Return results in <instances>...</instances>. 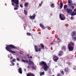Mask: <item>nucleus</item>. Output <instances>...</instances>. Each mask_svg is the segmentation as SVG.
Returning <instances> with one entry per match:
<instances>
[{
	"mask_svg": "<svg viewBox=\"0 0 76 76\" xmlns=\"http://www.w3.org/2000/svg\"><path fill=\"white\" fill-rule=\"evenodd\" d=\"M5 48L7 51H9L10 53H14V54H15V53H16V52L12 50H10V49H16V48H17V47H15L14 45H10L6 46Z\"/></svg>",
	"mask_w": 76,
	"mask_h": 76,
	"instance_id": "f257e3e1",
	"label": "nucleus"
},
{
	"mask_svg": "<svg viewBox=\"0 0 76 76\" xmlns=\"http://www.w3.org/2000/svg\"><path fill=\"white\" fill-rule=\"evenodd\" d=\"M39 64L43 67V69L45 71H47L48 70V69L49 68V66L47 65L46 62L44 61H41L39 63Z\"/></svg>",
	"mask_w": 76,
	"mask_h": 76,
	"instance_id": "f03ea898",
	"label": "nucleus"
},
{
	"mask_svg": "<svg viewBox=\"0 0 76 76\" xmlns=\"http://www.w3.org/2000/svg\"><path fill=\"white\" fill-rule=\"evenodd\" d=\"M72 46H74V43L72 42H71L68 45V48L69 51H72L73 50L74 48Z\"/></svg>",
	"mask_w": 76,
	"mask_h": 76,
	"instance_id": "7ed1b4c3",
	"label": "nucleus"
},
{
	"mask_svg": "<svg viewBox=\"0 0 76 76\" xmlns=\"http://www.w3.org/2000/svg\"><path fill=\"white\" fill-rule=\"evenodd\" d=\"M12 2H13L16 4L15 7H19L18 5H19V0H11Z\"/></svg>",
	"mask_w": 76,
	"mask_h": 76,
	"instance_id": "20e7f679",
	"label": "nucleus"
},
{
	"mask_svg": "<svg viewBox=\"0 0 76 76\" xmlns=\"http://www.w3.org/2000/svg\"><path fill=\"white\" fill-rule=\"evenodd\" d=\"M34 49L36 52H38V51H41L42 48H39L38 49V46L35 45L34 46Z\"/></svg>",
	"mask_w": 76,
	"mask_h": 76,
	"instance_id": "39448f33",
	"label": "nucleus"
},
{
	"mask_svg": "<svg viewBox=\"0 0 76 76\" xmlns=\"http://www.w3.org/2000/svg\"><path fill=\"white\" fill-rule=\"evenodd\" d=\"M59 17L61 20H65L66 19V17H64V15L61 14H60L59 15Z\"/></svg>",
	"mask_w": 76,
	"mask_h": 76,
	"instance_id": "423d86ee",
	"label": "nucleus"
},
{
	"mask_svg": "<svg viewBox=\"0 0 76 76\" xmlns=\"http://www.w3.org/2000/svg\"><path fill=\"white\" fill-rule=\"evenodd\" d=\"M53 58L54 61H55V62H57V61L58 60L59 58L57 56L53 55Z\"/></svg>",
	"mask_w": 76,
	"mask_h": 76,
	"instance_id": "0eeeda50",
	"label": "nucleus"
},
{
	"mask_svg": "<svg viewBox=\"0 0 76 76\" xmlns=\"http://www.w3.org/2000/svg\"><path fill=\"white\" fill-rule=\"evenodd\" d=\"M71 36L72 37H75V36H76V32L75 31H73L72 32Z\"/></svg>",
	"mask_w": 76,
	"mask_h": 76,
	"instance_id": "6e6552de",
	"label": "nucleus"
},
{
	"mask_svg": "<svg viewBox=\"0 0 76 76\" xmlns=\"http://www.w3.org/2000/svg\"><path fill=\"white\" fill-rule=\"evenodd\" d=\"M61 49L62 50H63L64 51H66V47L64 46H63L61 48Z\"/></svg>",
	"mask_w": 76,
	"mask_h": 76,
	"instance_id": "1a4fd4ad",
	"label": "nucleus"
},
{
	"mask_svg": "<svg viewBox=\"0 0 76 76\" xmlns=\"http://www.w3.org/2000/svg\"><path fill=\"white\" fill-rule=\"evenodd\" d=\"M68 3L69 4V6H73V3L71 2V1H70V0H68Z\"/></svg>",
	"mask_w": 76,
	"mask_h": 76,
	"instance_id": "9d476101",
	"label": "nucleus"
},
{
	"mask_svg": "<svg viewBox=\"0 0 76 76\" xmlns=\"http://www.w3.org/2000/svg\"><path fill=\"white\" fill-rule=\"evenodd\" d=\"M67 12L68 13H71L72 12V10L69 9V8L66 9Z\"/></svg>",
	"mask_w": 76,
	"mask_h": 76,
	"instance_id": "9b49d317",
	"label": "nucleus"
},
{
	"mask_svg": "<svg viewBox=\"0 0 76 76\" xmlns=\"http://www.w3.org/2000/svg\"><path fill=\"white\" fill-rule=\"evenodd\" d=\"M63 54V52L62 50H61L59 52V54H58V56H61Z\"/></svg>",
	"mask_w": 76,
	"mask_h": 76,
	"instance_id": "f8f14e48",
	"label": "nucleus"
},
{
	"mask_svg": "<svg viewBox=\"0 0 76 76\" xmlns=\"http://www.w3.org/2000/svg\"><path fill=\"white\" fill-rule=\"evenodd\" d=\"M18 72L20 74H22V68H20L18 69Z\"/></svg>",
	"mask_w": 76,
	"mask_h": 76,
	"instance_id": "ddd939ff",
	"label": "nucleus"
},
{
	"mask_svg": "<svg viewBox=\"0 0 76 76\" xmlns=\"http://www.w3.org/2000/svg\"><path fill=\"white\" fill-rule=\"evenodd\" d=\"M40 26L42 29H45V27L44 26V25L40 23Z\"/></svg>",
	"mask_w": 76,
	"mask_h": 76,
	"instance_id": "4468645a",
	"label": "nucleus"
},
{
	"mask_svg": "<svg viewBox=\"0 0 76 76\" xmlns=\"http://www.w3.org/2000/svg\"><path fill=\"white\" fill-rule=\"evenodd\" d=\"M27 76H35V75L34 74H32V73H30L29 74H27Z\"/></svg>",
	"mask_w": 76,
	"mask_h": 76,
	"instance_id": "2eb2a0df",
	"label": "nucleus"
},
{
	"mask_svg": "<svg viewBox=\"0 0 76 76\" xmlns=\"http://www.w3.org/2000/svg\"><path fill=\"white\" fill-rule=\"evenodd\" d=\"M60 4V6L59 7H60V9H62V7H63V2H61Z\"/></svg>",
	"mask_w": 76,
	"mask_h": 76,
	"instance_id": "dca6fc26",
	"label": "nucleus"
},
{
	"mask_svg": "<svg viewBox=\"0 0 76 76\" xmlns=\"http://www.w3.org/2000/svg\"><path fill=\"white\" fill-rule=\"evenodd\" d=\"M22 61L24 63H28V60H25L24 59H22Z\"/></svg>",
	"mask_w": 76,
	"mask_h": 76,
	"instance_id": "f3484780",
	"label": "nucleus"
},
{
	"mask_svg": "<svg viewBox=\"0 0 76 76\" xmlns=\"http://www.w3.org/2000/svg\"><path fill=\"white\" fill-rule=\"evenodd\" d=\"M35 15H34L33 16H30L29 17L30 19H35Z\"/></svg>",
	"mask_w": 76,
	"mask_h": 76,
	"instance_id": "a211bd4d",
	"label": "nucleus"
},
{
	"mask_svg": "<svg viewBox=\"0 0 76 76\" xmlns=\"http://www.w3.org/2000/svg\"><path fill=\"white\" fill-rule=\"evenodd\" d=\"M39 75L40 76H42V75H44V72H40Z\"/></svg>",
	"mask_w": 76,
	"mask_h": 76,
	"instance_id": "6ab92c4d",
	"label": "nucleus"
},
{
	"mask_svg": "<svg viewBox=\"0 0 76 76\" xmlns=\"http://www.w3.org/2000/svg\"><path fill=\"white\" fill-rule=\"evenodd\" d=\"M71 16H74V15H76V13L75 12H73L71 14Z\"/></svg>",
	"mask_w": 76,
	"mask_h": 76,
	"instance_id": "aec40b11",
	"label": "nucleus"
},
{
	"mask_svg": "<svg viewBox=\"0 0 76 76\" xmlns=\"http://www.w3.org/2000/svg\"><path fill=\"white\" fill-rule=\"evenodd\" d=\"M64 71L65 72H69V69L68 68H65L64 69Z\"/></svg>",
	"mask_w": 76,
	"mask_h": 76,
	"instance_id": "412c9836",
	"label": "nucleus"
},
{
	"mask_svg": "<svg viewBox=\"0 0 76 76\" xmlns=\"http://www.w3.org/2000/svg\"><path fill=\"white\" fill-rule=\"evenodd\" d=\"M24 13L25 15H27V14H28V12L26 10H24Z\"/></svg>",
	"mask_w": 76,
	"mask_h": 76,
	"instance_id": "4be33fe9",
	"label": "nucleus"
},
{
	"mask_svg": "<svg viewBox=\"0 0 76 76\" xmlns=\"http://www.w3.org/2000/svg\"><path fill=\"white\" fill-rule=\"evenodd\" d=\"M51 7L52 8H54V3L52 4L51 5Z\"/></svg>",
	"mask_w": 76,
	"mask_h": 76,
	"instance_id": "5701e85b",
	"label": "nucleus"
},
{
	"mask_svg": "<svg viewBox=\"0 0 76 76\" xmlns=\"http://www.w3.org/2000/svg\"><path fill=\"white\" fill-rule=\"evenodd\" d=\"M27 35H28V36H31V33L28 32L27 33Z\"/></svg>",
	"mask_w": 76,
	"mask_h": 76,
	"instance_id": "b1692460",
	"label": "nucleus"
},
{
	"mask_svg": "<svg viewBox=\"0 0 76 76\" xmlns=\"http://www.w3.org/2000/svg\"><path fill=\"white\" fill-rule=\"evenodd\" d=\"M41 46L42 47V48H44V45L42 44H40Z\"/></svg>",
	"mask_w": 76,
	"mask_h": 76,
	"instance_id": "393cba45",
	"label": "nucleus"
},
{
	"mask_svg": "<svg viewBox=\"0 0 76 76\" xmlns=\"http://www.w3.org/2000/svg\"><path fill=\"white\" fill-rule=\"evenodd\" d=\"M31 64H34V62H32V61H31V62H30L29 63H28V64L29 65Z\"/></svg>",
	"mask_w": 76,
	"mask_h": 76,
	"instance_id": "a878e982",
	"label": "nucleus"
},
{
	"mask_svg": "<svg viewBox=\"0 0 76 76\" xmlns=\"http://www.w3.org/2000/svg\"><path fill=\"white\" fill-rule=\"evenodd\" d=\"M67 8V5H65L64 6V9H66Z\"/></svg>",
	"mask_w": 76,
	"mask_h": 76,
	"instance_id": "bb28decb",
	"label": "nucleus"
},
{
	"mask_svg": "<svg viewBox=\"0 0 76 76\" xmlns=\"http://www.w3.org/2000/svg\"><path fill=\"white\" fill-rule=\"evenodd\" d=\"M32 69H33V70H35L36 68L35 67L33 66L31 67Z\"/></svg>",
	"mask_w": 76,
	"mask_h": 76,
	"instance_id": "cd10ccee",
	"label": "nucleus"
},
{
	"mask_svg": "<svg viewBox=\"0 0 76 76\" xmlns=\"http://www.w3.org/2000/svg\"><path fill=\"white\" fill-rule=\"evenodd\" d=\"M61 72V73H62V75H64V72L63 71H62Z\"/></svg>",
	"mask_w": 76,
	"mask_h": 76,
	"instance_id": "c85d7f7f",
	"label": "nucleus"
},
{
	"mask_svg": "<svg viewBox=\"0 0 76 76\" xmlns=\"http://www.w3.org/2000/svg\"><path fill=\"white\" fill-rule=\"evenodd\" d=\"M73 39L74 40V41H76V37H73Z\"/></svg>",
	"mask_w": 76,
	"mask_h": 76,
	"instance_id": "c756f323",
	"label": "nucleus"
},
{
	"mask_svg": "<svg viewBox=\"0 0 76 76\" xmlns=\"http://www.w3.org/2000/svg\"><path fill=\"white\" fill-rule=\"evenodd\" d=\"M27 5H28V3L26 2L25 3L24 6L26 7L27 6Z\"/></svg>",
	"mask_w": 76,
	"mask_h": 76,
	"instance_id": "7c9ffc66",
	"label": "nucleus"
},
{
	"mask_svg": "<svg viewBox=\"0 0 76 76\" xmlns=\"http://www.w3.org/2000/svg\"><path fill=\"white\" fill-rule=\"evenodd\" d=\"M57 76H61V74L58 73L57 74Z\"/></svg>",
	"mask_w": 76,
	"mask_h": 76,
	"instance_id": "2f4dec72",
	"label": "nucleus"
},
{
	"mask_svg": "<svg viewBox=\"0 0 76 76\" xmlns=\"http://www.w3.org/2000/svg\"><path fill=\"white\" fill-rule=\"evenodd\" d=\"M15 60H16V59H15L13 58V59L12 61H13V62H15Z\"/></svg>",
	"mask_w": 76,
	"mask_h": 76,
	"instance_id": "473e14b6",
	"label": "nucleus"
},
{
	"mask_svg": "<svg viewBox=\"0 0 76 76\" xmlns=\"http://www.w3.org/2000/svg\"><path fill=\"white\" fill-rule=\"evenodd\" d=\"M18 10V7H15L14 8V10Z\"/></svg>",
	"mask_w": 76,
	"mask_h": 76,
	"instance_id": "72a5a7b5",
	"label": "nucleus"
},
{
	"mask_svg": "<svg viewBox=\"0 0 76 76\" xmlns=\"http://www.w3.org/2000/svg\"><path fill=\"white\" fill-rule=\"evenodd\" d=\"M28 58H32V56H30V57L28 56Z\"/></svg>",
	"mask_w": 76,
	"mask_h": 76,
	"instance_id": "f704fd0d",
	"label": "nucleus"
},
{
	"mask_svg": "<svg viewBox=\"0 0 76 76\" xmlns=\"http://www.w3.org/2000/svg\"><path fill=\"white\" fill-rule=\"evenodd\" d=\"M72 9H75V6H72Z\"/></svg>",
	"mask_w": 76,
	"mask_h": 76,
	"instance_id": "c9c22d12",
	"label": "nucleus"
},
{
	"mask_svg": "<svg viewBox=\"0 0 76 76\" xmlns=\"http://www.w3.org/2000/svg\"><path fill=\"white\" fill-rule=\"evenodd\" d=\"M17 60L18 61H20V59H19V58H17Z\"/></svg>",
	"mask_w": 76,
	"mask_h": 76,
	"instance_id": "e433bc0d",
	"label": "nucleus"
},
{
	"mask_svg": "<svg viewBox=\"0 0 76 76\" xmlns=\"http://www.w3.org/2000/svg\"><path fill=\"white\" fill-rule=\"evenodd\" d=\"M20 6L21 7H23V5H22V4H20Z\"/></svg>",
	"mask_w": 76,
	"mask_h": 76,
	"instance_id": "4c0bfd02",
	"label": "nucleus"
},
{
	"mask_svg": "<svg viewBox=\"0 0 76 76\" xmlns=\"http://www.w3.org/2000/svg\"><path fill=\"white\" fill-rule=\"evenodd\" d=\"M31 61H31V59H29V63Z\"/></svg>",
	"mask_w": 76,
	"mask_h": 76,
	"instance_id": "58836bf2",
	"label": "nucleus"
},
{
	"mask_svg": "<svg viewBox=\"0 0 76 76\" xmlns=\"http://www.w3.org/2000/svg\"><path fill=\"white\" fill-rule=\"evenodd\" d=\"M74 12H75V13H76V9H75L74 10Z\"/></svg>",
	"mask_w": 76,
	"mask_h": 76,
	"instance_id": "ea45409f",
	"label": "nucleus"
},
{
	"mask_svg": "<svg viewBox=\"0 0 76 76\" xmlns=\"http://www.w3.org/2000/svg\"><path fill=\"white\" fill-rule=\"evenodd\" d=\"M42 6V4H39V6L40 7H41V6Z\"/></svg>",
	"mask_w": 76,
	"mask_h": 76,
	"instance_id": "a19ab883",
	"label": "nucleus"
},
{
	"mask_svg": "<svg viewBox=\"0 0 76 76\" xmlns=\"http://www.w3.org/2000/svg\"><path fill=\"white\" fill-rule=\"evenodd\" d=\"M19 53H20V54H21V55H23V54L21 52H20Z\"/></svg>",
	"mask_w": 76,
	"mask_h": 76,
	"instance_id": "79ce46f5",
	"label": "nucleus"
},
{
	"mask_svg": "<svg viewBox=\"0 0 76 76\" xmlns=\"http://www.w3.org/2000/svg\"><path fill=\"white\" fill-rule=\"evenodd\" d=\"M71 20H73V17H71Z\"/></svg>",
	"mask_w": 76,
	"mask_h": 76,
	"instance_id": "37998d69",
	"label": "nucleus"
},
{
	"mask_svg": "<svg viewBox=\"0 0 76 76\" xmlns=\"http://www.w3.org/2000/svg\"><path fill=\"white\" fill-rule=\"evenodd\" d=\"M12 6H14V3H12Z\"/></svg>",
	"mask_w": 76,
	"mask_h": 76,
	"instance_id": "c03bdc74",
	"label": "nucleus"
},
{
	"mask_svg": "<svg viewBox=\"0 0 76 76\" xmlns=\"http://www.w3.org/2000/svg\"><path fill=\"white\" fill-rule=\"evenodd\" d=\"M12 66H14V65H15V64H14V63H12Z\"/></svg>",
	"mask_w": 76,
	"mask_h": 76,
	"instance_id": "a18cd8bd",
	"label": "nucleus"
},
{
	"mask_svg": "<svg viewBox=\"0 0 76 76\" xmlns=\"http://www.w3.org/2000/svg\"><path fill=\"white\" fill-rule=\"evenodd\" d=\"M30 66H28V67H27V68H30Z\"/></svg>",
	"mask_w": 76,
	"mask_h": 76,
	"instance_id": "49530a36",
	"label": "nucleus"
},
{
	"mask_svg": "<svg viewBox=\"0 0 76 76\" xmlns=\"http://www.w3.org/2000/svg\"><path fill=\"white\" fill-rule=\"evenodd\" d=\"M10 58L11 59H12V58H13V57H10Z\"/></svg>",
	"mask_w": 76,
	"mask_h": 76,
	"instance_id": "de8ad7c7",
	"label": "nucleus"
},
{
	"mask_svg": "<svg viewBox=\"0 0 76 76\" xmlns=\"http://www.w3.org/2000/svg\"><path fill=\"white\" fill-rule=\"evenodd\" d=\"M17 66H18L19 65V64L18 63H17Z\"/></svg>",
	"mask_w": 76,
	"mask_h": 76,
	"instance_id": "09e8293b",
	"label": "nucleus"
},
{
	"mask_svg": "<svg viewBox=\"0 0 76 76\" xmlns=\"http://www.w3.org/2000/svg\"><path fill=\"white\" fill-rule=\"evenodd\" d=\"M76 6V4H74V6Z\"/></svg>",
	"mask_w": 76,
	"mask_h": 76,
	"instance_id": "8fccbe9b",
	"label": "nucleus"
},
{
	"mask_svg": "<svg viewBox=\"0 0 76 76\" xmlns=\"http://www.w3.org/2000/svg\"><path fill=\"white\" fill-rule=\"evenodd\" d=\"M29 54H27V56H29Z\"/></svg>",
	"mask_w": 76,
	"mask_h": 76,
	"instance_id": "3c124183",
	"label": "nucleus"
},
{
	"mask_svg": "<svg viewBox=\"0 0 76 76\" xmlns=\"http://www.w3.org/2000/svg\"><path fill=\"white\" fill-rule=\"evenodd\" d=\"M58 40H59V38H58Z\"/></svg>",
	"mask_w": 76,
	"mask_h": 76,
	"instance_id": "603ef678",
	"label": "nucleus"
},
{
	"mask_svg": "<svg viewBox=\"0 0 76 76\" xmlns=\"http://www.w3.org/2000/svg\"><path fill=\"white\" fill-rule=\"evenodd\" d=\"M24 70H25V71L26 72V69H24Z\"/></svg>",
	"mask_w": 76,
	"mask_h": 76,
	"instance_id": "864d4df0",
	"label": "nucleus"
},
{
	"mask_svg": "<svg viewBox=\"0 0 76 76\" xmlns=\"http://www.w3.org/2000/svg\"><path fill=\"white\" fill-rule=\"evenodd\" d=\"M24 28H25L24 29H25V27H24Z\"/></svg>",
	"mask_w": 76,
	"mask_h": 76,
	"instance_id": "5fc2aeb1",
	"label": "nucleus"
},
{
	"mask_svg": "<svg viewBox=\"0 0 76 76\" xmlns=\"http://www.w3.org/2000/svg\"><path fill=\"white\" fill-rule=\"evenodd\" d=\"M52 76H54V75H53Z\"/></svg>",
	"mask_w": 76,
	"mask_h": 76,
	"instance_id": "6e6d98bb",
	"label": "nucleus"
},
{
	"mask_svg": "<svg viewBox=\"0 0 76 76\" xmlns=\"http://www.w3.org/2000/svg\"><path fill=\"white\" fill-rule=\"evenodd\" d=\"M10 66H12V65H11V64H10Z\"/></svg>",
	"mask_w": 76,
	"mask_h": 76,
	"instance_id": "4d7b16f0",
	"label": "nucleus"
},
{
	"mask_svg": "<svg viewBox=\"0 0 76 76\" xmlns=\"http://www.w3.org/2000/svg\"><path fill=\"white\" fill-rule=\"evenodd\" d=\"M22 0L23 1V0Z\"/></svg>",
	"mask_w": 76,
	"mask_h": 76,
	"instance_id": "13d9d810",
	"label": "nucleus"
}]
</instances>
